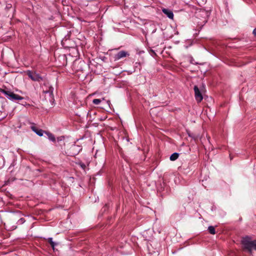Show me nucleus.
Returning <instances> with one entry per match:
<instances>
[{
	"label": "nucleus",
	"instance_id": "obj_2",
	"mask_svg": "<svg viewBox=\"0 0 256 256\" xmlns=\"http://www.w3.org/2000/svg\"><path fill=\"white\" fill-rule=\"evenodd\" d=\"M242 244L250 254H252L253 249L256 250V240H251V238L246 236L242 238Z\"/></svg>",
	"mask_w": 256,
	"mask_h": 256
},
{
	"label": "nucleus",
	"instance_id": "obj_18",
	"mask_svg": "<svg viewBox=\"0 0 256 256\" xmlns=\"http://www.w3.org/2000/svg\"><path fill=\"white\" fill-rule=\"evenodd\" d=\"M188 136H192L190 134H188Z\"/></svg>",
	"mask_w": 256,
	"mask_h": 256
},
{
	"label": "nucleus",
	"instance_id": "obj_14",
	"mask_svg": "<svg viewBox=\"0 0 256 256\" xmlns=\"http://www.w3.org/2000/svg\"><path fill=\"white\" fill-rule=\"evenodd\" d=\"M208 230L210 234H216L215 228L213 226H209Z\"/></svg>",
	"mask_w": 256,
	"mask_h": 256
},
{
	"label": "nucleus",
	"instance_id": "obj_6",
	"mask_svg": "<svg viewBox=\"0 0 256 256\" xmlns=\"http://www.w3.org/2000/svg\"><path fill=\"white\" fill-rule=\"evenodd\" d=\"M130 56L129 53L125 50H121L118 52L114 56V61L118 60H119L128 56Z\"/></svg>",
	"mask_w": 256,
	"mask_h": 256
},
{
	"label": "nucleus",
	"instance_id": "obj_17",
	"mask_svg": "<svg viewBox=\"0 0 256 256\" xmlns=\"http://www.w3.org/2000/svg\"><path fill=\"white\" fill-rule=\"evenodd\" d=\"M252 33L255 36H256V28L253 30Z\"/></svg>",
	"mask_w": 256,
	"mask_h": 256
},
{
	"label": "nucleus",
	"instance_id": "obj_9",
	"mask_svg": "<svg viewBox=\"0 0 256 256\" xmlns=\"http://www.w3.org/2000/svg\"><path fill=\"white\" fill-rule=\"evenodd\" d=\"M31 129L33 132H34L37 135H38L40 136H42L46 132L34 126H31Z\"/></svg>",
	"mask_w": 256,
	"mask_h": 256
},
{
	"label": "nucleus",
	"instance_id": "obj_5",
	"mask_svg": "<svg viewBox=\"0 0 256 256\" xmlns=\"http://www.w3.org/2000/svg\"><path fill=\"white\" fill-rule=\"evenodd\" d=\"M26 74L34 82H40L42 80V78L38 73L28 70L26 72Z\"/></svg>",
	"mask_w": 256,
	"mask_h": 256
},
{
	"label": "nucleus",
	"instance_id": "obj_15",
	"mask_svg": "<svg viewBox=\"0 0 256 256\" xmlns=\"http://www.w3.org/2000/svg\"><path fill=\"white\" fill-rule=\"evenodd\" d=\"M101 102L102 100L100 99H94L92 100L93 104L96 105L99 104Z\"/></svg>",
	"mask_w": 256,
	"mask_h": 256
},
{
	"label": "nucleus",
	"instance_id": "obj_12",
	"mask_svg": "<svg viewBox=\"0 0 256 256\" xmlns=\"http://www.w3.org/2000/svg\"><path fill=\"white\" fill-rule=\"evenodd\" d=\"M48 242L50 244L52 249L54 250L55 246L57 245V244L52 240V238H48Z\"/></svg>",
	"mask_w": 256,
	"mask_h": 256
},
{
	"label": "nucleus",
	"instance_id": "obj_4",
	"mask_svg": "<svg viewBox=\"0 0 256 256\" xmlns=\"http://www.w3.org/2000/svg\"><path fill=\"white\" fill-rule=\"evenodd\" d=\"M204 88V85L202 86L201 88H200L197 86H194V96L196 100L198 102H200L203 99L202 91Z\"/></svg>",
	"mask_w": 256,
	"mask_h": 256
},
{
	"label": "nucleus",
	"instance_id": "obj_11",
	"mask_svg": "<svg viewBox=\"0 0 256 256\" xmlns=\"http://www.w3.org/2000/svg\"><path fill=\"white\" fill-rule=\"evenodd\" d=\"M179 154L177 152H174L171 154L170 159L172 161L176 160L178 158Z\"/></svg>",
	"mask_w": 256,
	"mask_h": 256
},
{
	"label": "nucleus",
	"instance_id": "obj_10",
	"mask_svg": "<svg viewBox=\"0 0 256 256\" xmlns=\"http://www.w3.org/2000/svg\"><path fill=\"white\" fill-rule=\"evenodd\" d=\"M45 134H46V135L48 137V138L50 140L53 142H54L56 141L55 136H54V135L52 134L49 132H45Z\"/></svg>",
	"mask_w": 256,
	"mask_h": 256
},
{
	"label": "nucleus",
	"instance_id": "obj_16",
	"mask_svg": "<svg viewBox=\"0 0 256 256\" xmlns=\"http://www.w3.org/2000/svg\"><path fill=\"white\" fill-rule=\"evenodd\" d=\"M80 165L83 169H84V168H86V165L83 163H80Z\"/></svg>",
	"mask_w": 256,
	"mask_h": 256
},
{
	"label": "nucleus",
	"instance_id": "obj_8",
	"mask_svg": "<svg viewBox=\"0 0 256 256\" xmlns=\"http://www.w3.org/2000/svg\"><path fill=\"white\" fill-rule=\"evenodd\" d=\"M162 12L166 14L170 19L173 20L174 18V14L172 10L164 8L162 9Z\"/></svg>",
	"mask_w": 256,
	"mask_h": 256
},
{
	"label": "nucleus",
	"instance_id": "obj_1",
	"mask_svg": "<svg viewBox=\"0 0 256 256\" xmlns=\"http://www.w3.org/2000/svg\"><path fill=\"white\" fill-rule=\"evenodd\" d=\"M24 215L20 211L12 212L9 216L8 224L11 225L10 229L14 230L18 226L24 224L26 222Z\"/></svg>",
	"mask_w": 256,
	"mask_h": 256
},
{
	"label": "nucleus",
	"instance_id": "obj_7",
	"mask_svg": "<svg viewBox=\"0 0 256 256\" xmlns=\"http://www.w3.org/2000/svg\"><path fill=\"white\" fill-rule=\"evenodd\" d=\"M78 65V67L76 68V71H81L83 70V67L85 65V62L84 60L75 61L74 63V66L75 67Z\"/></svg>",
	"mask_w": 256,
	"mask_h": 256
},
{
	"label": "nucleus",
	"instance_id": "obj_3",
	"mask_svg": "<svg viewBox=\"0 0 256 256\" xmlns=\"http://www.w3.org/2000/svg\"><path fill=\"white\" fill-rule=\"evenodd\" d=\"M0 92L4 94L10 100L16 102V100H24V97L14 94L12 92L6 90L4 89H0Z\"/></svg>",
	"mask_w": 256,
	"mask_h": 256
},
{
	"label": "nucleus",
	"instance_id": "obj_13",
	"mask_svg": "<svg viewBox=\"0 0 256 256\" xmlns=\"http://www.w3.org/2000/svg\"><path fill=\"white\" fill-rule=\"evenodd\" d=\"M54 88L52 86L49 87L48 90H44V92L45 94H48L50 96L52 95Z\"/></svg>",
	"mask_w": 256,
	"mask_h": 256
}]
</instances>
